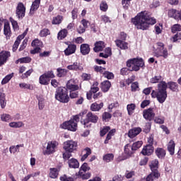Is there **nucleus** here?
<instances>
[{
  "label": "nucleus",
  "mask_w": 181,
  "mask_h": 181,
  "mask_svg": "<svg viewBox=\"0 0 181 181\" xmlns=\"http://www.w3.org/2000/svg\"><path fill=\"white\" fill-rule=\"evenodd\" d=\"M132 23L135 25L136 29L148 30L151 25L156 23V19L151 16L149 11H144L139 13L134 18H132Z\"/></svg>",
  "instance_id": "1"
},
{
  "label": "nucleus",
  "mask_w": 181,
  "mask_h": 181,
  "mask_svg": "<svg viewBox=\"0 0 181 181\" xmlns=\"http://www.w3.org/2000/svg\"><path fill=\"white\" fill-rule=\"evenodd\" d=\"M126 66L120 69L121 76H128L129 71H139L145 66V62L142 58H132L126 62Z\"/></svg>",
  "instance_id": "2"
},
{
  "label": "nucleus",
  "mask_w": 181,
  "mask_h": 181,
  "mask_svg": "<svg viewBox=\"0 0 181 181\" xmlns=\"http://www.w3.org/2000/svg\"><path fill=\"white\" fill-rule=\"evenodd\" d=\"M166 90H168V84H166L165 81H160L158 84V90H152V98H157V101L160 104H163L168 98V91Z\"/></svg>",
  "instance_id": "3"
},
{
  "label": "nucleus",
  "mask_w": 181,
  "mask_h": 181,
  "mask_svg": "<svg viewBox=\"0 0 181 181\" xmlns=\"http://www.w3.org/2000/svg\"><path fill=\"white\" fill-rule=\"evenodd\" d=\"M55 100L63 104H67V103L70 101L69 90L64 87H59L57 88L55 91Z\"/></svg>",
  "instance_id": "4"
},
{
  "label": "nucleus",
  "mask_w": 181,
  "mask_h": 181,
  "mask_svg": "<svg viewBox=\"0 0 181 181\" xmlns=\"http://www.w3.org/2000/svg\"><path fill=\"white\" fill-rule=\"evenodd\" d=\"M154 55L156 57H163L168 59L169 54L168 49L165 47V44L162 42H158L156 44V47H153Z\"/></svg>",
  "instance_id": "5"
},
{
  "label": "nucleus",
  "mask_w": 181,
  "mask_h": 181,
  "mask_svg": "<svg viewBox=\"0 0 181 181\" xmlns=\"http://www.w3.org/2000/svg\"><path fill=\"white\" fill-rule=\"evenodd\" d=\"M97 124L98 122V116L92 112H88L86 115V118L81 120V124L83 125L84 128H91V124Z\"/></svg>",
  "instance_id": "6"
},
{
  "label": "nucleus",
  "mask_w": 181,
  "mask_h": 181,
  "mask_svg": "<svg viewBox=\"0 0 181 181\" xmlns=\"http://www.w3.org/2000/svg\"><path fill=\"white\" fill-rule=\"evenodd\" d=\"M91 169L90 166H88V163H84L82 164L81 168H79V171L78 173H76L78 177L80 179H82L83 180H87L88 179H90L91 177V173H86L88 172Z\"/></svg>",
  "instance_id": "7"
},
{
  "label": "nucleus",
  "mask_w": 181,
  "mask_h": 181,
  "mask_svg": "<svg viewBox=\"0 0 181 181\" xmlns=\"http://www.w3.org/2000/svg\"><path fill=\"white\" fill-rule=\"evenodd\" d=\"M54 77H56V75H54V72L52 70L46 71L40 76L39 83L41 86H49L50 80L54 78Z\"/></svg>",
  "instance_id": "8"
},
{
  "label": "nucleus",
  "mask_w": 181,
  "mask_h": 181,
  "mask_svg": "<svg viewBox=\"0 0 181 181\" xmlns=\"http://www.w3.org/2000/svg\"><path fill=\"white\" fill-rule=\"evenodd\" d=\"M78 124V122H76L74 119V117H72L71 119L64 122L62 124V128H63V129H67L68 131H71V132H76V131H77Z\"/></svg>",
  "instance_id": "9"
},
{
  "label": "nucleus",
  "mask_w": 181,
  "mask_h": 181,
  "mask_svg": "<svg viewBox=\"0 0 181 181\" xmlns=\"http://www.w3.org/2000/svg\"><path fill=\"white\" fill-rule=\"evenodd\" d=\"M77 146L78 144L73 140H69L64 143V149L66 152L73 153L74 151H77Z\"/></svg>",
  "instance_id": "10"
},
{
  "label": "nucleus",
  "mask_w": 181,
  "mask_h": 181,
  "mask_svg": "<svg viewBox=\"0 0 181 181\" xmlns=\"http://www.w3.org/2000/svg\"><path fill=\"white\" fill-rule=\"evenodd\" d=\"M58 146L59 143L56 141H49L46 150L44 151V155H52L54 153Z\"/></svg>",
  "instance_id": "11"
},
{
  "label": "nucleus",
  "mask_w": 181,
  "mask_h": 181,
  "mask_svg": "<svg viewBox=\"0 0 181 181\" xmlns=\"http://www.w3.org/2000/svg\"><path fill=\"white\" fill-rule=\"evenodd\" d=\"M26 13V7L22 2H19L16 9V15L18 19H23Z\"/></svg>",
  "instance_id": "12"
},
{
  "label": "nucleus",
  "mask_w": 181,
  "mask_h": 181,
  "mask_svg": "<svg viewBox=\"0 0 181 181\" xmlns=\"http://www.w3.org/2000/svg\"><path fill=\"white\" fill-rule=\"evenodd\" d=\"M143 117L146 121H153L155 119V112H153V108L146 109L143 111Z\"/></svg>",
  "instance_id": "13"
},
{
  "label": "nucleus",
  "mask_w": 181,
  "mask_h": 181,
  "mask_svg": "<svg viewBox=\"0 0 181 181\" xmlns=\"http://www.w3.org/2000/svg\"><path fill=\"white\" fill-rule=\"evenodd\" d=\"M11 57V52L8 51H2L0 52V67L4 66L6 62H8V59Z\"/></svg>",
  "instance_id": "14"
},
{
  "label": "nucleus",
  "mask_w": 181,
  "mask_h": 181,
  "mask_svg": "<svg viewBox=\"0 0 181 181\" xmlns=\"http://www.w3.org/2000/svg\"><path fill=\"white\" fill-rule=\"evenodd\" d=\"M66 45H68L67 48L64 51L65 56H71V54H74L76 50H77V45L74 44H69L66 42Z\"/></svg>",
  "instance_id": "15"
},
{
  "label": "nucleus",
  "mask_w": 181,
  "mask_h": 181,
  "mask_svg": "<svg viewBox=\"0 0 181 181\" xmlns=\"http://www.w3.org/2000/svg\"><path fill=\"white\" fill-rule=\"evenodd\" d=\"M154 150H155V148L153 146L146 145L142 148L141 153L143 154L144 156H151V155L153 153Z\"/></svg>",
  "instance_id": "16"
},
{
  "label": "nucleus",
  "mask_w": 181,
  "mask_h": 181,
  "mask_svg": "<svg viewBox=\"0 0 181 181\" xmlns=\"http://www.w3.org/2000/svg\"><path fill=\"white\" fill-rule=\"evenodd\" d=\"M78 88V85L76 84V81L73 79L69 80L66 83V90H70V91H77Z\"/></svg>",
  "instance_id": "17"
},
{
  "label": "nucleus",
  "mask_w": 181,
  "mask_h": 181,
  "mask_svg": "<svg viewBox=\"0 0 181 181\" xmlns=\"http://www.w3.org/2000/svg\"><path fill=\"white\" fill-rule=\"evenodd\" d=\"M160 177V173L159 171H153L150 173L146 179H144L143 181H154L155 179H159Z\"/></svg>",
  "instance_id": "18"
},
{
  "label": "nucleus",
  "mask_w": 181,
  "mask_h": 181,
  "mask_svg": "<svg viewBox=\"0 0 181 181\" xmlns=\"http://www.w3.org/2000/svg\"><path fill=\"white\" fill-rule=\"evenodd\" d=\"M140 132H142L141 127H134L129 131L128 136L129 138H135V136L139 135Z\"/></svg>",
  "instance_id": "19"
},
{
  "label": "nucleus",
  "mask_w": 181,
  "mask_h": 181,
  "mask_svg": "<svg viewBox=\"0 0 181 181\" xmlns=\"http://www.w3.org/2000/svg\"><path fill=\"white\" fill-rule=\"evenodd\" d=\"M40 1L41 0H35L33 2L30 9V15H35V12H36L37 9H39V6H40Z\"/></svg>",
  "instance_id": "20"
},
{
  "label": "nucleus",
  "mask_w": 181,
  "mask_h": 181,
  "mask_svg": "<svg viewBox=\"0 0 181 181\" xmlns=\"http://www.w3.org/2000/svg\"><path fill=\"white\" fill-rule=\"evenodd\" d=\"M105 47V42H104V41H98L95 43L93 51L95 53H98V52H103Z\"/></svg>",
  "instance_id": "21"
},
{
  "label": "nucleus",
  "mask_w": 181,
  "mask_h": 181,
  "mask_svg": "<svg viewBox=\"0 0 181 181\" xmlns=\"http://www.w3.org/2000/svg\"><path fill=\"white\" fill-rule=\"evenodd\" d=\"M100 88L103 93H108L111 88V82L108 80L104 81L100 83Z\"/></svg>",
  "instance_id": "22"
},
{
  "label": "nucleus",
  "mask_w": 181,
  "mask_h": 181,
  "mask_svg": "<svg viewBox=\"0 0 181 181\" xmlns=\"http://www.w3.org/2000/svg\"><path fill=\"white\" fill-rule=\"evenodd\" d=\"M155 153L158 159H165L166 156V150L163 148L158 147L155 150Z\"/></svg>",
  "instance_id": "23"
},
{
  "label": "nucleus",
  "mask_w": 181,
  "mask_h": 181,
  "mask_svg": "<svg viewBox=\"0 0 181 181\" xmlns=\"http://www.w3.org/2000/svg\"><path fill=\"white\" fill-rule=\"evenodd\" d=\"M4 35H6V39H11L12 36V31L11 30V25L9 23H5L4 26Z\"/></svg>",
  "instance_id": "24"
},
{
  "label": "nucleus",
  "mask_w": 181,
  "mask_h": 181,
  "mask_svg": "<svg viewBox=\"0 0 181 181\" xmlns=\"http://www.w3.org/2000/svg\"><path fill=\"white\" fill-rule=\"evenodd\" d=\"M175 147H176V144L175 143V141L170 140L167 145V151H168L171 156H173V155H175Z\"/></svg>",
  "instance_id": "25"
},
{
  "label": "nucleus",
  "mask_w": 181,
  "mask_h": 181,
  "mask_svg": "<svg viewBox=\"0 0 181 181\" xmlns=\"http://www.w3.org/2000/svg\"><path fill=\"white\" fill-rule=\"evenodd\" d=\"M80 50L81 54L83 56H87V54H90V45L88 44H82L80 46Z\"/></svg>",
  "instance_id": "26"
},
{
  "label": "nucleus",
  "mask_w": 181,
  "mask_h": 181,
  "mask_svg": "<svg viewBox=\"0 0 181 181\" xmlns=\"http://www.w3.org/2000/svg\"><path fill=\"white\" fill-rule=\"evenodd\" d=\"M117 47H119L122 50H127L128 49V42L122 41L121 40H116L115 41Z\"/></svg>",
  "instance_id": "27"
},
{
  "label": "nucleus",
  "mask_w": 181,
  "mask_h": 181,
  "mask_svg": "<svg viewBox=\"0 0 181 181\" xmlns=\"http://www.w3.org/2000/svg\"><path fill=\"white\" fill-rule=\"evenodd\" d=\"M68 165L69 168L72 169H78V168H80V163H78V160L76 158H71L69 160Z\"/></svg>",
  "instance_id": "28"
},
{
  "label": "nucleus",
  "mask_w": 181,
  "mask_h": 181,
  "mask_svg": "<svg viewBox=\"0 0 181 181\" xmlns=\"http://www.w3.org/2000/svg\"><path fill=\"white\" fill-rule=\"evenodd\" d=\"M167 84V88H170L171 91H173L174 93H177L179 91V85L176 82L170 81L168 82Z\"/></svg>",
  "instance_id": "29"
},
{
  "label": "nucleus",
  "mask_w": 181,
  "mask_h": 181,
  "mask_svg": "<svg viewBox=\"0 0 181 181\" xmlns=\"http://www.w3.org/2000/svg\"><path fill=\"white\" fill-rule=\"evenodd\" d=\"M103 107H104V103L101 102L98 104L97 103V102H95L90 105V111H100L103 108Z\"/></svg>",
  "instance_id": "30"
},
{
  "label": "nucleus",
  "mask_w": 181,
  "mask_h": 181,
  "mask_svg": "<svg viewBox=\"0 0 181 181\" xmlns=\"http://www.w3.org/2000/svg\"><path fill=\"white\" fill-rule=\"evenodd\" d=\"M59 169L56 168H49V176L51 179H57L59 177Z\"/></svg>",
  "instance_id": "31"
},
{
  "label": "nucleus",
  "mask_w": 181,
  "mask_h": 181,
  "mask_svg": "<svg viewBox=\"0 0 181 181\" xmlns=\"http://www.w3.org/2000/svg\"><path fill=\"white\" fill-rule=\"evenodd\" d=\"M67 73H69V70L62 68L57 69V77L62 78V77H66L67 76Z\"/></svg>",
  "instance_id": "32"
},
{
  "label": "nucleus",
  "mask_w": 181,
  "mask_h": 181,
  "mask_svg": "<svg viewBox=\"0 0 181 181\" xmlns=\"http://www.w3.org/2000/svg\"><path fill=\"white\" fill-rule=\"evenodd\" d=\"M68 33H69V31H67V29L64 28L61 30L58 33V35H57L58 40H63V39H65V37H67Z\"/></svg>",
  "instance_id": "33"
},
{
  "label": "nucleus",
  "mask_w": 181,
  "mask_h": 181,
  "mask_svg": "<svg viewBox=\"0 0 181 181\" xmlns=\"http://www.w3.org/2000/svg\"><path fill=\"white\" fill-rule=\"evenodd\" d=\"M124 153L127 156H131L133 155V153H135V151L132 149V146H131L129 144H127L124 146Z\"/></svg>",
  "instance_id": "34"
},
{
  "label": "nucleus",
  "mask_w": 181,
  "mask_h": 181,
  "mask_svg": "<svg viewBox=\"0 0 181 181\" xmlns=\"http://www.w3.org/2000/svg\"><path fill=\"white\" fill-rule=\"evenodd\" d=\"M178 12H179V11L174 9V8H171V9L168 10V18H173V19L177 20Z\"/></svg>",
  "instance_id": "35"
},
{
  "label": "nucleus",
  "mask_w": 181,
  "mask_h": 181,
  "mask_svg": "<svg viewBox=\"0 0 181 181\" xmlns=\"http://www.w3.org/2000/svg\"><path fill=\"white\" fill-rule=\"evenodd\" d=\"M0 105L1 108L6 107V98L5 93L0 92Z\"/></svg>",
  "instance_id": "36"
},
{
  "label": "nucleus",
  "mask_w": 181,
  "mask_h": 181,
  "mask_svg": "<svg viewBox=\"0 0 181 181\" xmlns=\"http://www.w3.org/2000/svg\"><path fill=\"white\" fill-rule=\"evenodd\" d=\"M63 22V16L58 15L56 17L52 18V25H60Z\"/></svg>",
  "instance_id": "37"
},
{
  "label": "nucleus",
  "mask_w": 181,
  "mask_h": 181,
  "mask_svg": "<svg viewBox=\"0 0 181 181\" xmlns=\"http://www.w3.org/2000/svg\"><path fill=\"white\" fill-rule=\"evenodd\" d=\"M32 62V58L30 57H25L20 58L16 61V64H18V63H21V64L23 63H30Z\"/></svg>",
  "instance_id": "38"
},
{
  "label": "nucleus",
  "mask_w": 181,
  "mask_h": 181,
  "mask_svg": "<svg viewBox=\"0 0 181 181\" xmlns=\"http://www.w3.org/2000/svg\"><path fill=\"white\" fill-rule=\"evenodd\" d=\"M151 170L153 172H158V168H159V161L158 160H153L150 165Z\"/></svg>",
  "instance_id": "39"
},
{
  "label": "nucleus",
  "mask_w": 181,
  "mask_h": 181,
  "mask_svg": "<svg viewBox=\"0 0 181 181\" xmlns=\"http://www.w3.org/2000/svg\"><path fill=\"white\" fill-rule=\"evenodd\" d=\"M104 162H107V163L110 162H112L114 160V154L113 153H107L103 156V158Z\"/></svg>",
  "instance_id": "40"
},
{
  "label": "nucleus",
  "mask_w": 181,
  "mask_h": 181,
  "mask_svg": "<svg viewBox=\"0 0 181 181\" xmlns=\"http://www.w3.org/2000/svg\"><path fill=\"white\" fill-rule=\"evenodd\" d=\"M135 108H136V105L134 103L127 105V110L128 115H132V114H134V112L135 111Z\"/></svg>",
  "instance_id": "41"
},
{
  "label": "nucleus",
  "mask_w": 181,
  "mask_h": 181,
  "mask_svg": "<svg viewBox=\"0 0 181 181\" xmlns=\"http://www.w3.org/2000/svg\"><path fill=\"white\" fill-rule=\"evenodd\" d=\"M90 91L94 95L98 91H100V88H98V82L95 81L93 83V84L91 86Z\"/></svg>",
  "instance_id": "42"
},
{
  "label": "nucleus",
  "mask_w": 181,
  "mask_h": 181,
  "mask_svg": "<svg viewBox=\"0 0 181 181\" xmlns=\"http://www.w3.org/2000/svg\"><path fill=\"white\" fill-rule=\"evenodd\" d=\"M142 145H144V141H136L132 146V150L135 152V151H138V149H139V148H141Z\"/></svg>",
  "instance_id": "43"
},
{
  "label": "nucleus",
  "mask_w": 181,
  "mask_h": 181,
  "mask_svg": "<svg viewBox=\"0 0 181 181\" xmlns=\"http://www.w3.org/2000/svg\"><path fill=\"white\" fill-rule=\"evenodd\" d=\"M25 124L23 122H12L9 123V127L11 128H22Z\"/></svg>",
  "instance_id": "44"
},
{
  "label": "nucleus",
  "mask_w": 181,
  "mask_h": 181,
  "mask_svg": "<svg viewBox=\"0 0 181 181\" xmlns=\"http://www.w3.org/2000/svg\"><path fill=\"white\" fill-rule=\"evenodd\" d=\"M86 153L83 154L81 158V162H84V160L90 156V154L91 153V148L86 147L84 148V150Z\"/></svg>",
  "instance_id": "45"
},
{
  "label": "nucleus",
  "mask_w": 181,
  "mask_h": 181,
  "mask_svg": "<svg viewBox=\"0 0 181 181\" xmlns=\"http://www.w3.org/2000/svg\"><path fill=\"white\" fill-rule=\"evenodd\" d=\"M66 69H68V70H74L75 71H77V70H80V64L77 62H74L71 65H68L66 66Z\"/></svg>",
  "instance_id": "46"
},
{
  "label": "nucleus",
  "mask_w": 181,
  "mask_h": 181,
  "mask_svg": "<svg viewBox=\"0 0 181 181\" xmlns=\"http://www.w3.org/2000/svg\"><path fill=\"white\" fill-rule=\"evenodd\" d=\"M20 88H25L26 90H35L33 85L28 84L25 83H19Z\"/></svg>",
  "instance_id": "47"
},
{
  "label": "nucleus",
  "mask_w": 181,
  "mask_h": 181,
  "mask_svg": "<svg viewBox=\"0 0 181 181\" xmlns=\"http://www.w3.org/2000/svg\"><path fill=\"white\" fill-rule=\"evenodd\" d=\"M112 117V115L108 112H104L102 115V119L103 121H105V122L110 121V119H111Z\"/></svg>",
  "instance_id": "48"
},
{
  "label": "nucleus",
  "mask_w": 181,
  "mask_h": 181,
  "mask_svg": "<svg viewBox=\"0 0 181 181\" xmlns=\"http://www.w3.org/2000/svg\"><path fill=\"white\" fill-rule=\"evenodd\" d=\"M13 73H11L8 75H6L1 81V84H7V83H9V81H11V80H12V78L13 77Z\"/></svg>",
  "instance_id": "49"
},
{
  "label": "nucleus",
  "mask_w": 181,
  "mask_h": 181,
  "mask_svg": "<svg viewBox=\"0 0 181 181\" xmlns=\"http://www.w3.org/2000/svg\"><path fill=\"white\" fill-rule=\"evenodd\" d=\"M110 131H111V127L110 126H105L103 129H100V136H104Z\"/></svg>",
  "instance_id": "50"
},
{
  "label": "nucleus",
  "mask_w": 181,
  "mask_h": 181,
  "mask_svg": "<svg viewBox=\"0 0 181 181\" xmlns=\"http://www.w3.org/2000/svg\"><path fill=\"white\" fill-rule=\"evenodd\" d=\"M9 21L12 25L13 30H19V25L18 24V21H15V19L12 18V17L9 18Z\"/></svg>",
  "instance_id": "51"
},
{
  "label": "nucleus",
  "mask_w": 181,
  "mask_h": 181,
  "mask_svg": "<svg viewBox=\"0 0 181 181\" xmlns=\"http://www.w3.org/2000/svg\"><path fill=\"white\" fill-rule=\"evenodd\" d=\"M103 76H104V78H107V80H113L114 77H115V76L112 72H110L108 71H105L103 73Z\"/></svg>",
  "instance_id": "52"
},
{
  "label": "nucleus",
  "mask_w": 181,
  "mask_h": 181,
  "mask_svg": "<svg viewBox=\"0 0 181 181\" xmlns=\"http://www.w3.org/2000/svg\"><path fill=\"white\" fill-rule=\"evenodd\" d=\"M42 45H43V42H42V41H40V40L39 39H35L31 42V46L33 47H40V46Z\"/></svg>",
  "instance_id": "53"
},
{
  "label": "nucleus",
  "mask_w": 181,
  "mask_h": 181,
  "mask_svg": "<svg viewBox=\"0 0 181 181\" xmlns=\"http://www.w3.org/2000/svg\"><path fill=\"white\" fill-rule=\"evenodd\" d=\"M100 9L102 12H107L108 11V4L107 1H103L100 4Z\"/></svg>",
  "instance_id": "54"
},
{
  "label": "nucleus",
  "mask_w": 181,
  "mask_h": 181,
  "mask_svg": "<svg viewBox=\"0 0 181 181\" xmlns=\"http://www.w3.org/2000/svg\"><path fill=\"white\" fill-rule=\"evenodd\" d=\"M162 81V76H155L154 77L150 79V83L152 84H156V83H159V81Z\"/></svg>",
  "instance_id": "55"
},
{
  "label": "nucleus",
  "mask_w": 181,
  "mask_h": 181,
  "mask_svg": "<svg viewBox=\"0 0 181 181\" xmlns=\"http://www.w3.org/2000/svg\"><path fill=\"white\" fill-rule=\"evenodd\" d=\"M152 127V122H148L146 123V125L144 126L143 132L145 134H149L151 132V128Z\"/></svg>",
  "instance_id": "56"
},
{
  "label": "nucleus",
  "mask_w": 181,
  "mask_h": 181,
  "mask_svg": "<svg viewBox=\"0 0 181 181\" xmlns=\"http://www.w3.org/2000/svg\"><path fill=\"white\" fill-rule=\"evenodd\" d=\"M172 33H176L177 32H181V25L180 24H175L171 27Z\"/></svg>",
  "instance_id": "57"
},
{
  "label": "nucleus",
  "mask_w": 181,
  "mask_h": 181,
  "mask_svg": "<svg viewBox=\"0 0 181 181\" xmlns=\"http://www.w3.org/2000/svg\"><path fill=\"white\" fill-rule=\"evenodd\" d=\"M48 35H50V30L48 28H44L40 32V37H46Z\"/></svg>",
  "instance_id": "58"
},
{
  "label": "nucleus",
  "mask_w": 181,
  "mask_h": 181,
  "mask_svg": "<svg viewBox=\"0 0 181 181\" xmlns=\"http://www.w3.org/2000/svg\"><path fill=\"white\" fill-rule=\"evenodd\" d=\"M11 117L10 116L9 114H3L1 115V121L4 122H9L11 121Z\"/></svg>",
  "instance_id": "59"
},
{
  "label": "nucleus",
  "mask_w": 181,
  "mask_h": 181,
  "mask_svg": "<svg viewBox=\"0 0 181 181\" xmlns=\"http://www.w3.org/2000/svg\"><path fill=\"white\" fill-rule=\"evenodd\" d=\"M104 70H106V69L105 67L99 66H97V65H95L94 66V71L96 73H100V74H103L104 75Z\"/></svg>",
  "instance_id": "60"
},
{
  "label": "nucleus",
  "mask_w": 181,
  "mask_h": 181,
  "mask_svg": "<svg viewBox=\"0 0 181 181\" xmlns=\"http://www.w3.org/2000/svg\"><path fill=\"white\" fill-rule=\"evenodd\" d=\"M138 88H139V83L138 81L133 82L131 85V91L135 93V91H137Z\"/></svg>",
  "instance_id": "61"
},
{
  "label": "nucleus",
  "mask_w": 181,
  "mask_h": 181,
  "mask_svg": "<svg viewBox=\"0 0 181 181\" xmlns=\"http://www.w3.org/2000/svg\"><path fill=\"white\" fill-rule=\"evenodd\" d=\"M33 72V69H30L27 71L25 73L21 75V78H28V77L30 76V74Z\"/></svg>",
  "instance_id": "62"
},
{
  "label": "nucleus",
  "mask_w": 181,
  "mask_h": 181,
  "mask_svg": "<svg viewBox=\"0 0 181 181\" xmlns=\"http://www.w3.org/2000/svg\"><path fill=\"white\" fill-rule=\"evenodd\" d=\"M59 180L61 181H74V178L71 177H67L66 175H64L59 177Z\"/></svg>",
  "instance_id": "63"
},
{
  "label": "nucleus",
  "mask_w": 181,
  "mask_h": 181,
  "mask_svg": "<svg viewBox=\"0 0 181 181\" xmlns=\"http://www.w3.org/2000/svg\"><path fill=\"white\" fill-rule=\"evenodd\" d=\"M181 39V33H177L172 38L173 42H177V40H180Z\"/></svg>",
  "instance_id": "64"
}]
</instances>
